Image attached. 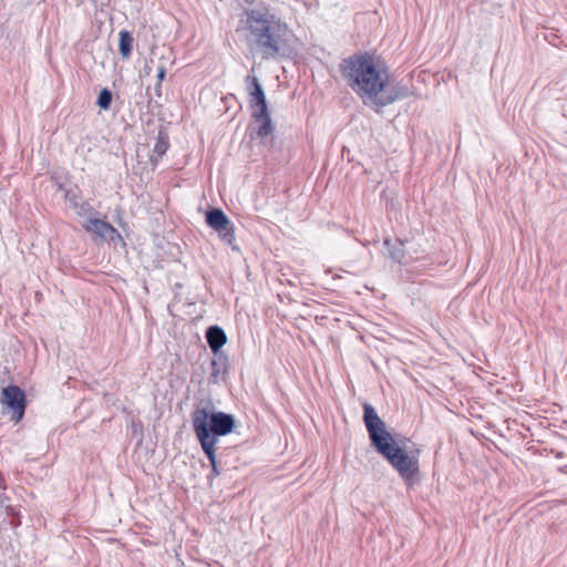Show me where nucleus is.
Wrapping results in <instances>:
<instances>
[{"label":"nucleus","mask_w":567,"mask_h":567,"mask_svg":"<svg viewBox=\"0 0 567 567\" xmlns=\"http://www.w3.org/2000/svg\"><path fill=\"white\" fill-rule=\"evenodd\" d=\"M340 73L367 106L381 109L410 95L409 87L402 82H391L386 68L369 53L343 59Z\"/></svg>","instance_id":"nucleus-1"},{"label":"nucleus","mask_w":567,"mask_h":567,"mask_svg":"<svg viewBox=\"0 0 567 567\" xmlns=\"http://www.w3.org/2000/svg\"><path fill=\"white\" fill-rule=\"evenodd\" d=\"M240 22L250 52L259 53L262 59H276L290 48L292 31L269 8L248 9Z\"/></svg>","instance_id":"nucleus-2"},{"label":"nucleus","mask_w":567,"mask_h":567,"mask_svg":"<svg viewBox=\"0 0 567 567\" xmlns=\"http://www.w3.org/2000/svg\"><path fill=\"white\" fill-rule=\"evenodd\" d=\"M363 422L375 451L391 464L404 482H412L420 471L417 455L409 453L395 441L386 424L369 403L363 405Z\"/></svg>","instance_id":"nucleus-3"},{"label":"nucleus","mask_w":567,"mask_h":567,"mask_svg":"<svg viewBox=\"0 0 567 567\" xmlns=\"http://www.w3.org/2000/svg\"><path fill=\"white\" fill-rule=\"evenodd\" d=\"M192 421L200 445L216 446L218 437L231 433L235 427V417L231 414L208 408L196 409Z\"/></svg>","instance_id":"nucleus-4"},{"label":"nucleus","mask_w":567,"mask_h":567,"mask_svg":"<svg viewBox=\"0 0 567 567\" xmlns=\"http://www.w3.org/2000/svg\"><path fill=\"white\" fill-rule=\"evenodd\" d=\"M206 223L218 233L223 241L231 245L235 240V227L220 208H213L206 213Z\"/></svg>","instance_id":"nucleus-5"},{"label":"nucleus","mask_w":567,"mask_h":567,"mask_svg":"<svg viewBox=\"0 0 567 567\" xmlns=\"http://www.w3.org/2000/svg\"><path fill=\"white\" fill-rule=\"evenodd\" d=\"M3 402L11 412V420L19 422L22 420L25 411V394L17 385H9L2 391Z\"/></svg>","instance_id":"nucleus-6"},{"label":"nucleus","mask_w":567,"mask_h":567,"mask_svg":"<svg viewBox=\"0 0 567 567\" xmlns=\"http://www.w3.org/2000/svg\"><path fill=\"white\" fill-rule=\"evenodd\" d=\"M247 90L250 96V107L252 113H261L268 111L267 100L259 80L255 75H248L246 78Z\"/></svg>","instance_id":"nucleus-7"},{"label":"nucleus","mask_w":567,"mask_h":567,"mask_svg":"<svg viewBox=\"0 0 567 567\" xmlns=\"http://www.w3.org/2000/svg\"><path fill=\"white\" fill-rule=\"evenodd\" d=\"M86 231L92 233L103 240H114L120 237L118 231L107 221L99 218H91L84 225Z\"/></svg>","instance_id":"nucleus-8"},{"label":"nucleus","mask_w":567,"mask_h":567,"mask_svg":"<svg viewBox=\"0 0 567 567\" xmlns=\"http://www.w3.org/2000/svg\"><path fill=\"white\" fill-rule=\"evenodd\" d=\"M207 343L215 355L220 354V349L227 342L225 331L218 326H212L206 331Z\"/></svg>","instance_id":"nucleus-9"},{"label":"nucleus","mask_w":567,"mask_h":567,"mask_svg":"<svg viewBox=\"0 0 567 567\" xmlns=\"http://www.w3.org/2000/svg\"><path fill=\"white\" fill-rule=\"evenodd\" d=\"M252 118L256 123H258V127L256 134L260 138L268 137L274 132V125L270 118L269 111L265 112V115L261 113H252Z\"/></svg>","instance_id":"nucleus-10"},{"label":"nucleus","mask_w":567,"mask_h":567,"mask_svg":"<svg viewBox=\"0 0 567 567\" xmlns=\"http://www.w3.org/2000/svg\"><path fill=\"white\" fill-rule=\"evenodd\" d=\"M384 245L388 247V250H389V257L399 262V264H403V262H406L405 261V251H404V241L398 239L396 240V244H392L391 239L389 238H385L384 239Z\"/></svg>","instance_id":"nucleus-11"},{"label":"nucleus","mask_w":567,"mask_h":567,"mask_svg":"<svg viewBox=\"0 0 567 567\" xmlns=\"http://www.w3.org/2000/svg\"><path fill=\"white\" fill-rule=\"evenodd\" d=\"M227 357L224 353L217 354L212 361V372L209 375V382L218 383L221 374L226 372Z\"/></svg>","instance_id":"nucleus-12"},{"label":"nucleus","mask_w":567,"mask_h":567,"mask_svg":"<svg viewBox=\"0 0 567 567\" xmlns=\"http://www.w3.org/2000/svg\"><path fill=\"white\" fill-rule=\"evenodd\" d=\"M118 37H120V39H118L120 53H121L122 58L127 59L132 52L133 37L126 30H122L118 33Z\"/></svg>","instance_id":"nucleus-13"},{"label":"nucleus","mask_w":567,"mask_h":567,"mask_svg":"<svg viewBox=\"0 0 567 567\" xmlns=\"http://www.w3.org/2000/svg\"><path fill=\"white\" fill-rule=\"evenodd\" d=\"M200 446L210 462V465H212L210 476H214V477L218 476L220 474V471L218 468L217 461H216L215 446H213V445H200Z\"/></svg>","instance_id":"nucleus-14"},{"label":"nucleus","mask_w":567,"mask_h":567,"mask_svg":"<svg viewBox=\"0 0 567 567\" xmlns=\"http://www.w3.org/2000/svg\"><path fill=\"white\" fill-rule=\"evenodd\" d=\"M169 143L167 134L159 131L157 135L156 143L154 145V153H156L158 156H163L166 151L168 150Z\"/></svg>","instance_id":"nucleus-15"},{"label":"nucleus","mask_w":567,"mask_h":567,"mask_svg":"<svg viewBox=\"0 0 567 567\" xmlns=\"http://www.w3.org/2000/svg\"><path fill=\"white\" fill-rule=\"evenodd\" d=\"M112 103V92L109 89H103L100 91L97 96L96 104L102 110H109Z\"/></svg>","instance_id":"nucleus-16"},{"label":"nucleus","mask_w":567,"mask_h":567,"mask_svg":"<svg viewBox=\"0 0 567 567\" xmlns=\"http://www.w3.org/2000/svg\"><path fill=\"white\" fill-rule=\"evenodd\" d=\"M165 75H166L165 66H163V65L158 66V69H157V80H158V83H161L165 79Z\"/></svg>","instance_id":"nucleus-17"},{"label":"nucleus","mask_w":567,"mask_h":567,"mask_svg":"<svg viewBox=\"0 0 567 567\" xmlns=\"http://www.w3.org/2000/svg\"><path fill=\"white\" fill-rule=\"evenodd\" d=\"M155 92L157 94V96H161L162 92H161V83H157L156 87H155Z\"/></svg>","instance_id":"nucleus-18"},{"label":"nucleus","mask_w":567,"mask_h":567,"mask_svg":"<svg viewBox=\"0 0 567 567\" xmlns=\"http://www.w3.org/2000/svg\"><path fill=\"white\" fill-rule=\"evenodd\" d=\"M84 207L90 208L89 204H84L82 208L84 209Z\"/></svg>","instance_id":"nucleus-19"}]
</instances>
